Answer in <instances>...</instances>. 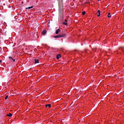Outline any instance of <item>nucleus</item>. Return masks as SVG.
<instances>
[{"instance_id":"nucleus-18","label":"nucleus","mask_w":124,"mask_h":124,"mask_svg":"<svg viewBox=\"0 0 124 124\" xmlns=\"http://www.w3.org/2000/svg\"><path fill=\"white\" fill-rule=\"evenodd\" d=\"M98 1H99V0H98Z\"/></svg>"},{"instance_id":"nucleus-15","label":"nucleus","mask_w":124,"mask_h":124,"mask_svg":"<svg viewBox=\"0 0 124 124\" xmlns=\"http://www.w3.org/2000/svg\"><path fill=\"white\" fill-rule=\"evenodd\" d=\"M82 15H85L86 14V12L84 11L82 13Z\"/></svg>"},{"instance_id":"nucleus-8","label":"nucleus","mask_w":124,"mask_h":124,"mask_svg":"<svg viewBox=\"0 0 124 124\" xmlns=\"http://www.w3.org/2000/svg\"><path fill=\"white\" fill-rule=\"evenodd\" d=\"M67 20L65 19V21L63 22L64 25H67Z\"/></svg>"},{"instance_id":"nucleus-5","label":"nucleus","mask_w":124,"mask_h":124,"mask_svg":"<svg viewBox=\"0 0 124 124\" xmlns=\"http://www.w3.org/2000/svg\"><path fill=\"white\" fill-rule=\"evenodd\" d=\"M61 57H62V56H61V54H58V55H57L56 58L57 59V60H59V59H60Z\"/></svg>"},{"instance_id":"nucleus-4","label":"nucleus","mask_w":124,"mask_h":124,"mask_svg":"<svg viewBox=\"0 0 124 124\" xmlns=\"http://www.w3.org/2000/svg\"><path fill=\"white\" fill-rule=\"evenodd\" d=\"M51 108V104H48L46 105V108Z\"/></svg>"},{"instance_id":"nucleus-10","label":"nucleus","mask_w":124,"mask_h":124,"mask_svg":"<svg viewBox=\"0 0 124 124\" xmlns=\"http://www.w3.org/2000/svg\"><path fill=\"white\" fill-rule=\"evenodd\" d=\"M108 18H111V13H108Z\"/></svg>"},{"instance_id":"nucleus-13","label":"nucleus","mask_w":124,"mask_h":124,"mask_svg":"<svg viewBox=\"0 0 124 124\" xmlns=\"http://www.w3.org/2000/svg\"><path fill=\"white\" fill-rule=\"evenodd\" d=\"M54 38H59V35L54 36Z\"/></svg>"},{"instance_id":"nucleus-12","label":"nucleus","mask_w":124,"mask_h":124,"mask_svg":"<svg viewBox=\"0 0 124 124\" xmlns=\"http://www.w3.org/2000/svg\"><path fill=\"white\" fill-rule=\"evenodd\" d=\"M8 117H12V114L11 113H9L7 114Z\"/></svg>"},{"instance_id":"nucleus-1","label":"nucleus","mask_w":124,"mask_h":124,"mask_svg":"<svg viewBox=\"0 0 124 124\" xmlns=\"http://www.w3.org/2000/svg\"><path fill=\"white\" fill-rule=\"evenodd\" d=\"M58 36L59 38H62V37H64V36H65V34H62L61 35H59Z\"/></svg>"},{"instance_id":"nucleus-3","label":"nucleus","mask_w":124,"mask_h":124,"mask_svg":"<svg viewBox=\"0 0 124 124\" xmlns=\"http://www.w3.org/2000/svg\"><path fill=\"white\" fill-rule=\"evenodd\" d=\"M35 63H39L38 59H34Z\"/></svg>"},{"instance_id":"nucleus-6","label":"nucleus","mask_w":124,"mask_h":124,"mask_svg":"<svg viewBox=\"0 0 124 124\" xmlns=\"http://www.w3.org/2000/svg\"><path fill=\"white\" fill-rule=\"evenodd\" d=\"M42 34H43V35H45V34H46V30H44L42 32Z\"/></svg>"},{"instance_id":"nucleus-16","label":"nucleus","mask_w":124,"mask_h":124,"mask_svg":"<svg viewBox=\"0 0 124 124\" xmlns=\"http://www.w3.org/2000/svg\"><path fill=\"white\" fill-rule=\"evenodd\" d=\"M85 3H88V2H85Z\"/></svg>"},{"instance_id":"nucleus-9","label":"nucleus","mask_w":124,"mask_h":124,"mask_svg":"<svg viewBox=\"0 0 124 124\" xmlns=\"http://www.w3.org/2000/svg\"><path fill=\"white\" fill-rule=\"evenodd\" d=\"M31 8H33V6L27 7L26 8V9H31Z\"/></svg>"},{"instance_id":"nucleus-17","label":"nucleus","mask_w":124,"mask_h":124,"mask_svg":"<svg viewBox=\"0 0 124 124\" xmlns=\"http://www.w3.org/2000/svg\"><path fill=\"white\" fill-rule=\"evenodd\" d=\"M1 62V60H0V63Z\"/></svg>"},{"instance_id":"nucleus-2","label":"nucleus","mask_w":124,"mask_h":124,"mask_svg":"<svg viewBox=\"0 0 124 124\" xmlns=\"http://www.w3.org/2000/svg\"><path fill=\"white\" fill-rule=\"evenodd\" d=\"M60 31L61 30H60V29H57L55 32L56 34H59V32H60Z\"/></svg>"},{"instance_id":"nucleus-7","label":"nucleus","mask_w":124,"mask_h":124,"mask_svg":"<svg viewBox=\"0 0 124 124\" xmlns=\"http://www.w3.org/2000/svg\"><path fill=\"white\" fill-rule=\"evenodd\" d=\"M97 13H98V15H97V17H99V16H100V10H98Z\"/></svg>"},{"instance_id":"nucleus-11","label":"nucleus","mask_w":124,"mask_h":124,"mask_svg":"<svg viewBox=\"0 0 124 124\" xmlns=\"http://www.w3.org/2000/svg\"><path fill=\"white\" fill-rule=\"evenodd\" d=\"M9 58L11 59V60H13L14 62H15V59H13V58H12V57H9Z\"/></svg>"},{"instance_id":"nucleus-14","label":"nucleus","mask_w":124,"mask_h":124,"mask_svg":"<svg viewBox=\"0 0 124 124\" xmlns=\"http://www.w3.org/2000/svg\"><path fill=\"white\" fill-rule=\"evenodd\" d=\"M8 98V95H6L5 97V100H6Z\"/></svg>"}]
</instances>
